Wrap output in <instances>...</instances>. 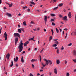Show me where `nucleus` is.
I'll list each match as a JSON object with an SVG mask.
<instances>
[{"mask_svg": "<svg viewBox=\"0 0 76 76\" xmlns=\"http://www.w3.org/2000/svg\"><path fill=\"white\" fill-rule=\"evenodd\" d=\"M18 48L19 49V53H20V52L22 51V49H23V43H22V41H21L20 43V44L18 47Z\"/></svg>", "mask_w": 76, "mask_h": 76, "instance_id": "f257e3e1", "label": "nucleus"}, {"mask_svg": "<svg viewBox=\"0 0 76 76\" xmlns=\"http://www.w3.org/2000/svg\"><path fill=\"white\" fill-rule=\"evenodd\" d=\"M14 37H19V38H20V35L18 33H15L14 34Z\"/></svg>", "mask_w": 76, "mask_h": 76, "instance_id": "f03ea898", "label": "nucleus"}, {"mask_svg": "<svg viewBox=\"0 0 76 76\" xmlns=\"http://www.w3.org/2000/svg\"><path fill=\"white\" fill-rule=\"evenodd\" d=\"M19 39H18V37H16L15 39V45H17V43H18V40Z\"/></svg>", "mask_w": 76, "mask_h": 76, "instance_id": "7ed1b4c3", "label": "nucleus"}, {"mask_svg": "<svg viewBox=\"0 0 76 76\" xmlns=\"http://www.w3.org/2000/svg\"><path fill=\"white\" fill-rule=\"evenodd\" d=\"M4 37L5 38V40H7V34L6 32H5L4 34Z\"/></svg>", "mask_w": 76, "mask_h": 76, "instance_id": "20e7f679", "label": "nucleus"}, {"mask_svg": "<svg viewBox=\"0 0 76 76\" xmlns=\"http://www.w3.org/2000/svg\"><path fill=\"white\" fill-rule=\"evenodd\" d=\"M6 57H7L8 60L9 59V57H10V54L9 53H8L7 54Z\"/></svg>", "mask_w": 76, "mask_h": 76, "instance_id": "39448f33", "label": "nucleus"}, {"mask_svg": "<svg viewBox=\"0 0 76 76\" xmlns=\"http://www.w3.org/2000/svg\"><path fill=\"white\" fill-rule=\"evenodd\" d=\"M6 15L7 16H8V17H11V16H12V15L10 14L9 13H6Z\"/></svg>", "mask_w": 76, "mask_h": 76, "instance_id": "423d86ee", "label": "nucleus"}, {"mask_svg": "<svg viewBox=\"0 0 76 76\" xmlns=\"http://www.w3.org/2000/svg\"><path fill=\"white\" fill-rule=\"evenodd\" d=\"M45 23L47 22V16H45Z\"/></svg>", "mask_w": 76, "mask_h": 76, "instance_id": "0eeeda50", "label": "nucleus"}, {"mask_svg": "<svg viewBox=\"0 0 76 76\" xmlns=\"http://www.w3.org/2000/svg\"><path fill=\"white\" fill-rule=\"evenodd\" d=\"M73 54L74 56H76V51L75 50H74L73 51Z\"/></svg>", "mask_w": 76, "mask_h": 76, "instance_id": "6e6552de", "label": "nucleus"}, {"mask_svg": "<svg viewBox=\"0 0 76 76\" xmlns=\"http://www.w3.org/2000/svg\"><path fill=\"white\" fill-rule=\"evenodd\" d=\"M63 19L64 20H67V16H65L64 17Z\"/></svg>", "mask_w": 76, "mask_h": 76, "instance_id": "1a4fd4ad", "label": "nucleus"}, {"mask_svg": "<svg viewBox=\"0 0 76 76\" xmlns=\"http://www.w3.org/2000/svg\"><path fill=\"white\" fill-rule=\"evenodd\" d=\"M45 61H46L45 64H46L47 65H48V64H49L48 61V60L47 59H45Z\"/></svg>", "mask_w": 76, "mask_h": 76, "instance_id": "9d476101", "label": "nucleus"}, {"mask_svg": "<svg viewBox=\"0 0 76 76\" xmlns=\"http://www.w3.org/2000/svg\"><path fill=\"white\" fill-rule=\"evenodd\" d=\"M23 60V57L22 56L21 58V61L22 62V63H23L24 62V61Z\"/></svg>", "mask_w": 76, "mask_h": 76, "instance_id": "9b49d317", "label": "nucleus"}, {"mask_svg": "<svg viewBox=\"0 0 76 76\" xmlns=\"http://www.w3.org/2000/svg\"><path fill=\"white\" fill-rule=\"evenodd\" d=\"M54 73L56 74H57V69H56V68H55L54 69Z\"/></svg>", "mask_w": 76, "mask_h": 76, "instance_id": "f8f14e48", "label": "nucleus"}, {"mask_svg": "<svg viewBox=\"0 0 76 76\" xmlns=\"http://www.w3.org/2000/svg\"><path fill=\"white\" fill-rule=\"evenodd\" d=\"M56 63L58 64H60V60L59 59H58L56 61Z\"/></svg>", "mask_w": 76, "mask_h": 76, "instance_id": "ddd939ff", "label": "nucleus"}, {"mask_svg": "<svg viewBox=\"0 0 76 76\" xmlns=\"http://www.w3.org/2000/svg\"><path fill=\"white\" fill-rule=\"evenodd\" d=\"M37 59H33L31 60V62H34L35 61H37Z\"/></svg>", "mask_w": 76, "mask_h": 76, "instance_id": "4468645a", "label": "nucleus"}, {"mask_svg": "<svg viewBox=\"0 0 76 76\" xmlns=\"http://www.w3.org/2000/svg\"><path fill=\"white\" fill-rule=\"evenodd\" d=\"M68 16L69 17V18H71V12H69L68 14Z\"/></svg>", "mask_w": 76, "mask_h": 76, "instance_id": "2eb2a0df", "label": "nucleus"}, {"mask_svg": "<svg viewBox=\"0 0 76 76\" xmlns=\"http://www.w3.org/2000/svg\"><path fill=\"white\" fill-rule=\"evenodd\" d=\"M23 25L24 26H26V22H25V21H24L23 22Z\"/></svg>", "mask_w": 76, "mask_h": 76, "instance_id": "dca6fc26", "label": "nucleus"}, {"mask_svg": "<svg viewBox=\"0 0 76 76\" xmlns=\"http://www.w3.org/2000/svg\"><path fill=\"white\" fill-rule=\"evenodd\" d=\"M30 3H31V4H34V5H35V3L33 1H31L30 2Z\"/></svg>", "mask_w": 76, "mask_h": 76, "instance_id": "f3484780", "label": "nucleus"}, {"mask_svg": "<svg viewBox=\"0 0 76 76\" xmlns=\"http://www.w3.org/2000/svg\"><path fill=\"white\" fill-rule=\"evenodd\" d=\"M13 62L12 61H11V64L10 65V67H12L13 66Z\"/></svg>", "mask_w": 76, "mask_h": 76, "instance_id": "a211bd4d", "label": "nucleus"}, {"mask_svg": "<svg viewBox=\"0 0 76 76\" xmlns=\"http://www.w3.org/2000/svg\"><path fill=\"white\" fill-rule=\"evenodd\" d=\"M63 3H61L60 4L58 5V6H60V7H61L63 6Z\"/></svg>", "mask_w": 76, "mask_h": 76, "instance_id": "6ab92c4d", "label": "nucleus"}, {"mask_svg": "<svg viewBox=\"0 0 76 76\" xmlns=\"http://www.w3.org/2000/svg\"><path fill=\"white\" fill-rule=\"evenodd\" d=\"M18 31L20 33H21V32H22V30L21 29H18Z\"/></svg>", "mask_w": 76, "mask_h": 76, "instance_id": "aec40b11", "label": "nucleus"}, {"mask_svg": "<svg viewBox=\"0 0 76 76\" xmlns=\"http://www.w3.org/2000/svg\"><path fill=\"white\" fill-rule=\"evenodd\" d=\"M51 16H56V14H51Z\"/></svg>", "mask_w": 76, "mask_h": 76, "instance_id": "412c9836", "label": "nucleus"}, {"mask_svg": "<svg viewBox=\"0 0 76 76\" xmlns=\"http://www.w3.org/2000/svg\"><path fill=\"white\" fill-rule=\"evenodd\" d=\"M58 7H56L54 9H53V10H57V9H58Z\"/></svg>", "mask_w": 76, "mask_h": 76, "instance_id": "4be33fe9", "label": "nucleus"}, {"mask_svg": "<svg viewBox=\"0 0 76 76\" xmlns=\"http://www.w3.org/2000/svg\"><path fill=\"white\" fill-rule=\"evenodd\" d=\"M56 31L57 32V33H58V32H59V30L57 28H56Z\"/></svg>", "mask_w": 76, "mask_h": 76, "instance_id": "5701e85b", "label": "nucleus"}, {"mask_svg": "<svg viewBox=\"0 0 76 76\" xmlns=\"http://www.w3.org/2000/svg\"><path fill=\"white\" fill-rule=\"evenodd\" d=\"M33 38H31L30 39H29V40H31L32 41H33V40H34V37H33Z\"/></svg>", "mask_w": 76, "mask_h": 76, "instance_id": "b1692460", "label": "nucleus"}, {"mask_svg": "<svg viewBox=\"0 0 76 76\" xmlns=\"http://www.w3.org/2000/svg\"><path fill=\"white\" fill-rule=\"evenodd\" d=\"M16 62H17V61L18 60V59H19V58L18 57H16Z\"/></svg>", "mask_w": 76, "mask_h": 76, "instance_id": "393cba45", "label": "nucleus"}, {"mask_svg": "<svg viewBox=\"0 0 76 76\" xmlns=\"http://www.w3.org/2000/svg\"><path fill=\"white\" fill-rule=\"evenodd\" d=\"M55 44H58L59 43H58V42L56 41H55Z\"/></svg>", "mask_w": 76, "mask_h": 76, "instance_id": "a878e982", "label": "nucleus"}, {"mask_svg": "<svg viewBox=\"0 0 76 76\" xmlns=\"http://www.w3.org/2000/svg\"><path fill=\"white\" fill-rule=\"evenodd\" d=\"M59 53L60 52L59 51V50L58 49L57 50V54H59Z\"/></svg>", "mask_w": 76, "mask_h": 76, "instance_id": "bb28decb", "label": "nucleus"}, {"mask_svg": "<svg viewBox=\"0 0 76 76\" xmlns=\"http://www.w3.org/2000/svg\"><path fill=\"white\" fill-rule=\"evenodd\" d=\"M39 58H40V59H39L40 61H41V56L39 55Z\"/></svg>", "mask_w": 76, "mask_h": 76, "instance_id": "cd10ccee", "label": "nucleus"}, {"mask_svg": "<svg viewBox=\"0 0 76 76\" xmlns=\"http://www.w3.org/2000/svg\"><path fill=\"white\" fill-rule=\"evenodd\" d=\"M52 39V36H51L50 37V38H49V41H51Z\"/></svg>", "mask_w": 76, "mask_h": 76, "instance_id": "c85d7f7f", "label": "nucleus"}, {"mask_svg": "<svg viewBox=\"0 0 76 76\" xmlns=\"http://www.w3.org/2000/svg\"><path fill=\"white\" fill-rule=\"evenodd\" d=\"M9 5V7H12V6L13 5V4L11 3V4H10V5Z\"/></svg>", "mask_w": 76, "mask_h": 76, "instance_id": "c756f323", "label": "nucleus"}, {"mask_svg": "<svg viewBox=\"0 0 76 76\" xmlns=\"http://www.w3.org/2000/svg\"><path fill=\"white\" fill-rule=\"evenodd\" d=\"M42 66H43V67H45V66H46V64L44 65L43 63H42Z\"/></svg>", "mask_w": 76, "mask_h": 76, "instance_id": "7c9ffc66", "label": "nucleus"}, {"mask_svg": "<svg viewBox=\"0 0 76 76\" xmlns=\"http://www.w3.org/2000/svg\"><path fill=\"white\" fill-rule=\"evenodd\" d=\"M44 48H43L42 49V50H41V51L40 52V53H42V52L44 50Z\"/></svg>", "mask_w": 76, "mask_h": 76, "instance_id": "2f4dec72", "label": "nucleus"}, {"mask_svg": "<svg viewBox=\"0 0 76 76\" xmlns=\"http://www.w3.org/2000/svg\"><path fill=\"white\" fill-rule=\"evenodd\" d=\"M51 31H52V35H53V33H54V31H53V29H51Z\"/></svg>", "mask_w": 76, "mask_h": 76, "instance_id": "473e14b6", "label": "nucleus"}, {"mask_svg": "<svg viewBox=\"0 0 76 76\" xmlns=\"http://www.w3.org/2000/svg\"><path fill=\"white\" fill-rule=\"evenodd\" d=\"M54 21V20L53 19H51L50 20V22H53Z\"/></svg>", "mask_w": 76, "mask_h": 76, "instance_id": "72a5a7b5", "label": "nucleus"}, {"mask_svg": "<svg viewBox=\"0 0 76 76\" xmlns=\"http://www.w3.org/2000/svg\"><path fill=\"white\" fill-rule=\"evenodd\" d=\"M59 17H60V18H61L62 17H63V16L61 15H59Z\"/></svg>", "mask_w": 76, "mask_h": 76, "instance_id": "f704fd0d", "label": "nucleus"}, {"mask_svg": "<svg viewBox=\"0 0 76 76\" xmlns=\"http://www.w3.org/2000/svg\"><path fill=\"white\" fill-rule=\"evenodd\" d=\"M25 43L27 45V44H29V42H28V41L26 42Z\"/></svg>", "mask_w": 76, "mask_h": 76, "instance_id": "c9c22d12", "label": "nucleus"}, {"mask_svg": "<svg viewBox=\"0 0 76 76\" xmlns=\"http://www.w3.org/2000/svg\"><path fill=\"white\" fill-rule=\"evenodd\" d=\"M20 29L23 32H24V29L23 28H21Z\"/></svg>", "mask_w": 76, "mask_h": 76, "instance_id": "e433bc0d", "label": "nucleus"}, {"mask_svg": "<svg viewBox=\"0 0 76 76\" xmlns=\"http://www.w3.org/2000/svg\"><path fill=\"white\" fill-rule=\"evenodd\" d=\"M23 44H24V46H26H26H27V45L26 44V43H24Z\"/></svg>", "mask_w": 76, "mask_h": 76, "instance_id": "4c0bfd02", "label": "nucleus"}, {"mask_svg": "<svg viewBox=\"0 0 76 76\" xmlns=\"http://www.w3.org/2000/svg\"><path fill=\"white\" fill-rule=\"evenodd\" d=\"M72 44V43H70L68 45V46H70Z\"/></svg>", "mask_w": 76, "mask_h": 76, "instance_id": "58836bf2", "label": "nucleus"}, {"mask_svg": "<svg viewBox=\"0 0 76 76\" xmlns=\"http://www.w3.org/2000/svg\"><path fill=\"white\" fill-rule=\"evenodd\" d=\"M53 46L54 47H57V44H54L53 45Z\"/></svg>", "mask_w": 76, "mask_h": 76, "instance_id": "ea45409f", "label": "nucleus"}, {"mask_svg": "<svg viewBox=\"0 0 76 76\" xmlns=\"http://www.w3.org/2000/svg\"><path fill=\"white\" fill-rule=\"evenodd\" d=\"M52 24L53 25H55V23L54 22H52Z\"/></svg>", "mask_w": 76, "mask_h": 76, "instance_id": "a19ab883", "label": "nucleus"}, {"mask_svg": "<svg viewBox=\"0 0 76 76\" xmlns=\"http://www.w3.org/2000/svg\"><path fill=\"white\" fill-rule=\"evenodd\" d=\"M53 1H54L55 3H56V2H57V1L56 0H53Z\"/></svg>", "mask_w": 76, "mask_h": 76, "instance_id": "79ce46f5", "label": "nucleus"}, {"mask_svg": "<svg viewBox=\"0 0 76 76\" xmlns=\"http://www.w3.org/2000/svg\"><path fill=\"white\" fill-rule=\"evenodd\" d=\"M66 75L67 76H69V75H70L69 74V73H67L66 74Z\"/></svg>", "mask_w": 76, "mask_h": 76, "instance_id": "37998d69", "label": "nucleus"}, {"mask_svg": "<svg viewBox=\"0 0 76 76\" xmlns=\"http://www.w3.org/2000/svg\"><path fill=\"white\" fill-rule=\"evenodd\" d=\"M14 61H15V62H16V58H14Z\"/></svg>", "mask_w": 76, "mask_h": 76, "instance_id": "c03bdc74", "label": "nucleus"}, {"mask_svg": "<svg viewBox=\"0 0 76 76\" xmlns=\"http://www.w3.org/2000/svg\"><path fill=\"white\" fill-rule=\"evenodd\" d=\"M29 75L30 76H33V75L32 74V73H30Z\"/></svg>", "mask_w": 76, "mask_h": 76, "instance_id": "a18cd8bd", "label": "nucleus"}, {"mask_svg": "<svg viewBox=\"0 0 76 76\" xmlns=\"http://www.w3.org/2000/svg\"><path fill=\"white\" fill-rule=\"evenodd\" d=\"M48 61L49 63H51V61H50V60H48Z\"/></svg>", "mask_w": 76, "mask_h": 76, "instance_id": "49530a36", "label": "nucleus"}, {"mask_svg": "<svg viewBox=\"0 0 76 76\" xmlns=\"http://www.w3.org/2000/svg\"><path fill=\"white\" fill-rule=\"evenodd\" d=\"M73 61H74V62H75V63H76V59L73 60Z\"/></svg>", "mask_w": 76, "mask_h": 76, "instance_id": "de8ad7c7", "label": "nucleus"}, {"mask_svg": "<svg viewBox=\"0 0 76 76\" xmlns=\"http://www.w3.org/2000/svg\"><path fill=\"white\" fill-rule=\"evenodd\" d=\"M61 50H64V47L62 46L61 48Z\"/></svg>", "mask_w": 76, "mask_h": 76, "instance_id": "09e8293b", "label": "nucleus"}, {"mask_svg": "<svg viewBox=\"0 0 76 76\" xmlns=\"http://www.w3.org/2000/svg\"><path fill=\"white\" fill-rule=\"evenodd\" d=\"M65 64H67V61L66 60L65 61Z\"/></svg>", "mask_w": 76, "mask_h": 76, "instance_id": "8fccbe9b", "label": "nucleus"}, {"mask_svg": "<svg viewBox=\"0 0 76 76\" xmlns=\"http://www.w3.org/2000/svg\"><path fill=\"white\" fill-rule=\"evenodd\" d=\"M64 31H67V29L66 28H65L64 30Z\"/></svg>", "mask_w": 76, "mask_h": 76, "instance_id": "3c124183", "label": "nucleus"}, {"mask_svg": "<svg viewBox=\"0 0 76 76\" xmlns=\"http://www.w3.org/2000/svg\"><path fill=\"white\" fill-rule=\"evenodd\" d=\"M31 23H33L34 24V22L32 21H31Z\"/></svg>", "mask_w": 76, "mask_h": 76, "instance_id": "603ef678", "label": "nucleus"}, {"mask_svg": "<svg viewBox=\"0 0 76 76\" xmlns=\"http://www.w3.org/2000/svg\"><path fill=\"white\" fill-rule=\"evenodd\" d=\"M67 33H66V36H65V38H66V37H67Z\"/></svg>", "mask_w": 76, "mask_h": 76, "instance_id": "864d4df0", "label": "nucleus"}, {"mask_svg": "<svg viewBox=\"0 0 76 76\" xmlns=\"http://www.w3.org/2000/svg\"><path fill=\"white\" fill-rule=\"evenodd\" d=\"M44 31H45V32H46V29H45V28H44Z\"/></svg>", "mask_w": 76, "mask_h": 76, "instance_id": "5fc2aeb1", "label": "nucleus"}, {"mask_svg": "<svg viewBox=\"0 0 76 76\" xmlns=\"http://www.w3.org/2000/svg\"><path fill=\"white\" fill-rule=\"evenodd\" d=\"M31 50V48H29L28 49V51H29V50Z\"/></svg>", "mask_w": 76, "mask_h": 76, "instance_id": "6e6d98bb", "label": "nucleus"}, {"mask_svg": "<svg viewBox=\"0 0 76 76\" xmlns=\"http://www.w3.org/2000/svg\"><path fill=\"white\" fill-rule=\"evenodd\" d=\"M1 4V0H0V4Z\"/></svg>", "mask_w": 76, "mask_h": 76, "instance_id": "4d7b16f0", "label": "nucleus"}, {"mask_svg": "<svg viewBox=\"0 0 76 76\" xmlns=\"http://www.w3.org/2000/svg\"><path fill=\"white\" fill-rule=\"evenodd\" d=\"M27 11L28 12H29V11H30V9H28L27 10Z\"/></svg>", "mask_w": 76, "mask_h": 76, "instance_id": "13d9d810", "label": "nucleus"}, {"mask_svg": "<svg viewBox=\"0 0 76 76\" xmlns=\"http://www.w3.org/2000/svg\"><path fill=\"white\" fill-rule=\"evenodd\" d=\"M18 16H20V15H21V14H20V13H19V14H18Z\"/></svg>", "mask_w": 76, "mask_h": 76, "instance_id": "bf43d9fd", "label": "nucleus"}, {"mask_svg": "<svg viewBox=\"0 0 76 76\" xmlns=\"http://www.w3.org/2000/svg\"><path fill=\"white\" fill-rule=\"evenodd\" d=\"M29 6H31V7H32V5L31 4H30L29 5Z\"/></svg>", "mask_w": 76, "mask_h": 76, "instance_id": "052dcab7", "label": "nucleus"}, {"mask_svg": "<svg viewBox=\"0 0 76 76\" xmlns=\"http://www.w3.org/2000/svg\"><path fill=\"white\" fill-rule=\"evenodd\" d=\"M25 53V51H23L22 53V54H24V53Z\"/></svg>", "mask_w": 76, "mask_h": 76, "instance_id": "680f3d73", "label": "nucleus"}, {"mask_svg": "<svg viewBox=\"0 0 76 76\" xmlns=\"http://www.w3.org/2000/svg\"><path fill=\"white\" fill-rule=\"evenodd\" d=\"M21 4H23V3H24L23 2V1H21Z\"/></svg>", "mask_w": 76, "mask_h": 76, "instance_id": "e2e57ef3", "label": "nucleus"}, {"mask_svg": "<svg viewBox=\"0 0 76 76\" xmlns=\"http://www.w3.org/2000/svg\"><path fill=\"white\" fill-rule=\"evenodd\" d=\"M18 26L19 28H20V25H19V24L18 25Z\"/></svg>", "mask_w": 76, "mask_h": 76, "instance_id": "0e129e2a", "label": "nucleus"}, {"mask_svg": "<svg viewBox=\"0 0 76 76\" xmlns=\"http://www.w3.org/2000/svg\"><path fill=\"white\" fill-rule=\"evenodd\" d=\"M74 33L75 35H76V32H74Z\"/></svg>", "mask_w": 76, "mask_h": 76, "instance_id": "69168bd1", "label": "nucleus"}, {"mask_svg": "<svg viewBox=\"0 0 76 76\" xmlns=\"http://www.w3.org/2000/svg\"><path fill=\"white\" fill-rule=\"evenodd\" d=\"M37 31H39V28H38L37 29Z\"/></svg>", "mask_w": 76, "mask_h": 76, "instance_id": "338daca9", "label": "nucleus"}, {"mask_svg": "<svg viewBox=\"0 0 76 76\" xmlns=\"http://www.w3.org/2000/svg\"><path fill=\"white\" fill-rule=\"evenodd\" d=\"M74 71L75 72H76V69H74Z\"/></svg>", "mask_w": 76, "mask_h": 76, "instance_id": "774afa93", "label": "nucleus"}]
</instances>
